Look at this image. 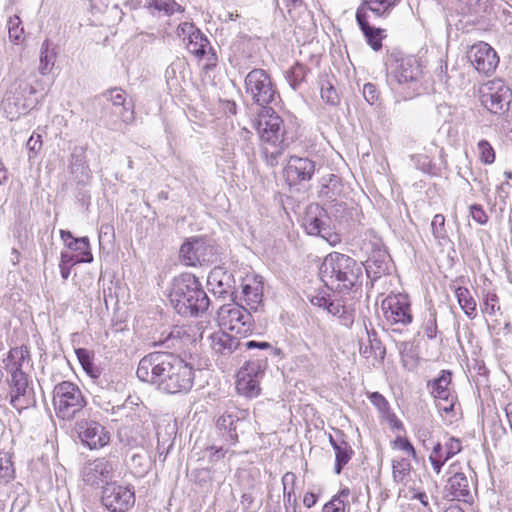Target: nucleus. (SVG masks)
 Returning a JSON list of instances; mask_svg holds the SVG:
<instances>
[{"label":"nucleus","mask_w":512,"mask_h":512,"mask_svg":"<svg viewBox=\"0 0 512 512\" xmlns=\"http://www.w3.org/2000/svg\"><path fill=\"white\" fill-rule=\"evenodd\" d=\"M136 375L142 382L167 394L188 392L194 383L193 367L170 352H152L138 364Z\"/></svg>","instance_id":"1"},{"label":"nucleus","mask_w":512,"mask_h":512,"mask_svg":"<svg viewBox=\"0 0 512 512\" xmlns=\"http://www.w3.org/2000/svg\"><path fill=\"white\" fill-rule=\"evenodd\" d=\"M319 275L326 287L345 293L361 285L363 264L348 255L333 252L324 258Z\"/></svg>","instance_id":"2"},{"label":"nucleus","mask_w":512,"mask_h":512,"mask_svg":"<svg viewBox=\"0 0 512 512\" xmlns=\"http://www.w3.org/2000/svg\"><path fill=\"white\" fill-rule=\"evenodd\" d=\"M169 298L176 312L185 317L204 313L210 304L200 281L190 273H183L173 280Z\"/></svg>","instance_id":"3"},{"label":"nucleus","mask_w":512,"mask_h":512,"mask_svg":"<svg viewBox=\"0 0 512 512\" xmlns=\"http://www.w3.org/2000/svg\"><path fill=\"white\" fill-rule=\"evenodd\" d=\"M255 128L263 144L266 158L274 165L289 145L282 118L276 114L273 107H266L258 113Z\"/></svg>","instance_id":"4"},{"label":"nucleus","mask_w":512,"mask_h":512,"mask_svg":"<svg viewBox=\"0 0 512 512\" xmlns=\"http://www.w3.org/2000/svg\"><path fill=\"white\" fill-rule=\"evenodd\" d=\"M388 83L391 88L404 99H410L417 94L421 76V65L414 56H392L387 64Z\"/></svg>","instance_id":"5"},{"label":"nucleus","mask_w":512,"mask_h":512,"mask_svg":"<svg viewBox=\"0 0 512 512\" xmlns=\"http://www.w3.org/2000/svg\"><path fill=\"white\" fill-rule=\"evenodd\" d=\"M52 403L58 419L72 421L84 411L87 400L77 384L62 381L53 388Z\"/></svg>","instance_id":"6"},{"label":"nucleus","mask_w":512,"mask_h":512,"mask_svg":"<svg viewBox=\"0 0 512 512\" xmlns=\"http://www.w3.org/2000/svg\"><path fill=\"white\" fill-rule=\"evenodd\" d=\"M245 92L261 109L274 107L280 102V95L270 75L261 68L251 70L245 77Z\"/></svg>","instance_id":"7"},{"label":"nucleus","mask_w":512,"mask_h":512,"mask_svg":"<svg viewBox=\"0 0 512 512\" xmlns=\"http://www.w3.org/2000/svg\"><path fill=\"white\" fill-rule=\"evenodd\" d=\"M217 320L221 329L246 337L253 331L254 319L251 313L237 303L222 305L217 312Z\"/></svg>","instance_id":"8"},{"label":"nucleus","mask_w":512,"mask_h":512,"mask_svg":"<svg viewBox=\"0 0 512 512\" xmlns=\"http://www.w3.org/2000/svg\"><path fill=\"white\" fill-rule=\"evenodd\" d=\"M326 210L318 204H310L302 220V226L309 235L320 236L331 246L341 242L340 235L334 232L330 225Z\"/></svg>","instance_id":"9"},{"label":"nucleus","mask_w":512,"mask_h":512,"mask_svg":"<svg viewBox=\"0 0 512 512\" xmlns=\"http://www.w3.org/2000/svg\"><path fill=\"white\" fill-rule=\"evenodd\" d=\"M180 259L186 266L213 263L217 260V252L213 245L201 237L187 239L180 248Z\"/></svg>","instance_id":"10"},{"label":"nucleus","mask_w":512,"mask_h":512,"mask_svg":"<svg viewBox=\"0 0 512 512\" xmlns=\"http://www.w3.org/2000/svg\"><path fill=\"white\" fill-rule=\"evenodd\" d=\"M34 92L32 86L15 79L2 100L3 111L10 121L16 120L20 115L27 112L29 105L27 104L26 95Z\"/></svg>","instance_id":"11"},{"label":"nucleus","mask_w":512,"mask_h":512,"mask_svg":"<svg viewBox=\"0 0 512 512\" xmlns=\"http://www.w3.org/2000/svg\"><path fill=\"white\" fill-rule=\"evenodd\" d=\"M384 318L390 325L406 326L413 320L411 305L407 295L391 294L381 303Z\"/></svg>","instance_id":"12"},{"label":"nucleus","mask_w":512,"mask_h":512,"mask_svg":"<svg viewBox=\"0 0 512 512\" xmlns=\"http://www.w3.org/2000/svg\"><path fill=\"white\" fill-rule=\"evenodd\" d=\"M512 101V91L502 80H493L485 85L482 91V104L494 114H502L508 110Z\"/></svg>","instance_id":"13"},{"label":"nucleus","mask_w":512,"mask_h":512,"mask_svg":"<svg viewBox=\"0 0 512 512\" xmlns=\"http://www.w3.org/2000/svg\"><path fill=\"white\" fill-rule=\"evenodd\" d=\"M101 503L110 512H126L135 503L134 491L116 483H107L102 490Z\"/></svg>","instance_id":"14"},{"label":"nucleus","mask_w":512,"mask_h":512,"mask_svg":"<svg viewBox=\"0 0 512 512\" xmlns=\"http://www.w3.org/2000/svg\"><path fill=\"white\" fill-rule=\"evenodd\" d=\"M10 403L18 411L34 406L36 403L34 389L27 372L10 374Z\"/></svg>","instance_id":"15"},{"label":"nucleus","mask_w":512,"mask_h":512,"mask_svg":"<svg viewBox=\"0 0 512 512\" xmlns=\"http://www.w3.org/2000/svg\"><path fill=\"white\" fill-rule=\"evenodd\" d=\"M247 416V410L239 409L235 405L227 406L226 410L218 418L216 423V426L226 443L234 445L238 442V430Z\"/></svg>","instance_id":"16"},{"label":"nucleus","mask_w":512,"mask_h":512,"mask_svg":"<svg viewBox=\"0 0 512 512\" xmlns=\"http://www.w3.org/2000/svg\"><path fill=\"white\" fill-rule=\"evenodd\" d=\"M447 473L449 477L443 489L444 497L450 500L470 502L473 496L466 474L459 470L457 464H451Z\"/></svg>","instance_id":"17"},{"label":"nucleus","mask_w":512,"mask_h":512,"mask_svg":"<svg viewBox=\"0 0 512 512\" xmlns=\"http://www.w3.org/2000/svg\"><path fill=\"white\" fill-rule=\"evenodd\" d=\"M467 58L474 68L484 75H491L499 64L496 51L486 42H478L471 46Z\"/></svg>","instance_id":"18"},{"label":"nucleus","mask_w":512,"mask_h":512,"mask_svg":"<svg viewBox=\"0 0 512 512\" xmlns=\"http://www.w3.org/2000/svg\"><path fill=\"white\" fill-rule=\"evenodd\" d=\"M75 429L82 443L90 449L102 448L110 441L109 432L94 420L82 419L76 423Z\"/></svg>","instance_id":"19"},{"label":"nucleus","mask_w":512,"mask_h":512,"mask_svg":"<svg viewBox=\"0 0 512 512\" xmlns=\"http://www.w3.org/2000/svg\"><path fill=\"white\" fill-rule=\"evenodd\" d=\"M68 171L71 179L78 185H87L92 178V171L88 165L86 150L82 146H75L68 159Z\"/></svg>","instance_id":"20"},{"label":"nucleus","mask_w":512,"mask_h":512,"mask_svg":"<svg viewBox=\"0 0 512 512\" xmlns=\"http://www.w3.org/2000/svg\"><path fill=\"white\" fill-rule=\"evenodd\" d=\"M209 289L214 295L225 298L235 297V279L231 272L224 270L221 267H215L211 270L207 278Z\"/></svg>","instance_id":"21"},{"label":"nucleus","mask_w":512,"mask_h":512,"mask_svg":"<svg viewBox=\"0 0 512 512\" xmlns=\"http://www.w3.org/2000/svg\"><path fill=\"white\" fill-rule=\"evenodd\" d=\"M315 171L313 160L298 156H291L285 169L287 178L295 184L311 180Z\"/></svg>","instance_id":"22"},{"label":"nucleus","mask_w":512,"mask_h":512,"mask_svg":"<svg viewBox=\"0 0 512 512\" xmlns=\"http://www.w3.org/2000/svg\"><path fill=\"white\" fill-rule=\"evenodd\" d=\"M112 471L113 466L110 461L105 458L95 459L84 466L83 481L90 486L99 485L111 478Z\"/></svg>","instance_id":"23"},{"label":"nucleus","mask_w":512,"mask_h":512,"mask_svg":"<svg viewBox=\"0 0 512 512\" xmlns=\"http://www.w3.org/2000/svg\"><path fill=\"white\" fill-rule=\"evenodd\" d=\"M106 125L114 131H121L135 121L134 104L110 107L104 115Z\"/></svg>","instance_id":"24"},{"label":"nucleus","mask_w":512,"mask_h":512,"mask_svg":"<svg viewBox=\"0 0 512 512\" xmlns=\"http://www.w3.org/2000/svg\"><path fill=\"white\" fill-rule=\"evenodd\" d=\"M390 257L388 252L381 247L373 249L365 264L367 276L372 280L380 278L389 272Z\"/></svg>","instance_id":"25"},{"label":"nucleus","mask_w":512,"mask_h":512,"mask_svg":"<svg viewBox=\"0 0 512 512\" xmlns=\"http://www.w3.org/2000/svg\"><path fill=\"white\" fill-rule=\"evenodd\" d=\"M209 340L212 350L223 356L231 355L242 346L237 336L231 335L223 329L211 334Z\"/></svg>","instance_id":"26"},{"label":"nucleus","mask_w":512,"mask_h":512,"mask_svg":"<svg viewBox=\"0 0 512 512\" xmlns=\"http://www.w3.org/2000/svg\"><path fill=\"white\" fill-rule=\"evenodd\" d=\"M60 236L67 248L79 253L75 256L76 262L91 263L93 261L88 237L75 238L70 231L66 230H60Z\"/></svg>","instance_id":"27"},{"label":"nucleus","mask_w":512,"mask_h":512,"mask_svg":"<svg viewBox=\"0 0 512 512\" xmlns=\"http://www.w3.org/2000/svg\"><path fill=\"white\" fill-rule=\"evenodd\" d=\"M5 362V368L9 374L25 373L31 367L29 351L27 347H14L10 349Z\"/></svg>","instance_id":"28"},{"label":"nucleus","mask_w":512,"mask_h":512,"mask_svg":"<svg viewBox=\"0 0 512 512\" xmlns=\"http://www.w3.org/2000/svg\"><path fill=\"white\" fill-rule=\"evenodd\" d=\"M356 21L359 25L361 31L363 32L368 44L375 51L379 50L382 47V38L381 32L382 30L379 28H374L369 25L366 15V10L364 7H358L356 11Z\"/></svg>","instance_id":"29"},{"label":"nucleus","mask_w":512,"mask_h":512,"mask_svg":"<svg viewBox=\"0 0 512 512\" xmlns=\"http://www.w3.org/2000/svg\"><path fill=\"white\" fill-rule=\"evenodd\" d=\"M452 373L449 370H442L440 375L428 381L427 387L435 399H446L448 396L455 395L451 389Z\"/></svg>","instance_id":"30"},{"label":"nucleus","mask_w":512,"mask_h":512,"mask_svg":"<svg viewBox=\"0 0 512 512\" xmlns=\"http://www.w3.org/2000/svg\"><path fill=\"white\" fill-rule=\"evenodd\" d=\"M367 342L363 339L359 341V352L365 358H370L371 356L383 357L385 354V348L383 347L381 341L377 338V333L374 330L369 331L365 328Z\"/></svg>","instance_id":"31"},{"label":"nucleus","mask_w":512,"mask_h":512,"mask_svg":"<svg viewBox=\"0 0 512 512\" xmlns=\"http://www.w3.org/2000/svg\"><path fill=\"white\" fill-rule=\"evenodd\" d=\"M326 310L331 315L338 317L343 326L350 327L354 322V309L346 305L342 299L330 298Z\"/></svg>","instance_id":"32"},{"label":"nucleus","mask_w":512,"mask_h":512,"mask_svg":"<svg viewBox=\"0 0 512 512\" xmlns=\"http://www.w3.org/2000/svg\"><path fill=\"white\" fill-rule=\"evenodd\" d=\"M185 45L187 50L199 59L212 51L208 38L199 29L188 37Z\"/></svg>","instance_id":"33"},{"label":"nucleus","mask_w":512,"mask_h":512,"mask_svg":"<svg viewBox=\"0 0 512 512\" xmlns=\"http://www.w3.org/2000/svg\"><path fill=\"white\" fill-rule=\"evenodd\" d=\"M242 294L246 304L251 310L257 311L258 306L262 303L263 286L261 283H247L242 286Z\"/></svg>","instance_id":"34"},{"label":"nucleus","mask_w":512,"mask_h":512,"mask_svg":"<svg viewBox=\"0 0 512 512\" xmlns=\"http://www.w3.org/2000/svg\"><path fill=\"white\" fill-rule=\"evenodd\" d=\"M57 53L53 44L46 39L41 46L40 50V64L39 73L46 75L54 66L56 61Z\"/></svg>","instance_id":"35"},{"label":"nucleus","mask_w":512,"mask_h":512,"mask_svg":"<svg viewBox=\"0 0 512 512\" xmlns=\"http://www.w3.org/2000/svg\"><path fill=\"white\" fill-rule=\"evenodd\" d=\"M335 451V466L334 471L337 475L341 473L343 468L349 463L354 451L351 445L348 443L347 438L340 442L336 447L333 448Z\"/></svg>","instance_id":"36"},{"label":"nucleus","mask_w":512,"mask_h":512,"mask_svg":"<svg viewBox=\"0 0 512 512\" xmlns=\"http://www.w3.org/2000/svg\"><path fill=\"white\" fill-rule=\"evenodd\" d=\"M398 0H362L359 7H364L367 11H371L378 17H384L390 14L396 6Z\"/></svg>","instance_id":"37"},{"label":"nucleus","mask_w":512,"mask_h":512,"mask_svg":"<svg viewBox=\"0 0 512 512\" xmlns=\"http://www.w3.org/2000/svg\"><path fill=\"white\" fill-rule=\"evenodd\" d=\"M455 296L458 304L464 313L470 318L474 319L476 313V301L473 299L470 291L466 287H458L455 289Z\"/></svg>","instance_id":"38"},{"label":"nucleus","mask_w":512,"mask_h":512,"mask_svg":"<svg viewBox=\"0 0 512 512\" xmlns=\"http://www.w3.org/2000/svg\"><path fill=\"white\" fill-rule=\"evenodd\" d=\"M267 368V358L249 360L238 373V376H247L255 379H262Z\"/></svg>","instance_id":"39"},{"label":"nucleus","mask_w":512,"mask_h":512,"mask_svg":"<svg viewBox=\"0 0 512 512\" xmlns=\"http://www.w3.org/2000/svg\"><path fill=\"white\" fill-rule=\"evenodd\" d=\"M393 479L397 483L407 485L411 480V464L408 459H394L392 462Z\"/></svg>","instance_id":"40"},{"label":"nucleus","mask_w":512,"mask_h":512,"mask_svg":"<svg viewBox=\"0 0 512 512\" xmlns=\"http://www.w3.org/2000/svg\"><path fill=\"white\" fill-rule=\"evenodd\" d=\"M145 8L164 12L165 15H172L175 12L183 13L184 8L174 0H145Z\"/></svg>","instance_id":"41"},{"label":"nucleus","mask_w":512,"mask_h":512,"mask_svg":"<svg viewBox=\"0 0 512 512\" xmlns=\"http://www.w3.org/2000/svg\"><path fill=\"white\" fill-rule=\"evenodd\" d=\"M260 380L247 376H238L237 391L249 398L257 397L260 393Z\"/></svg>","instance_id":"42"},{"label":"nucleus","mask_w":512,"mask_h":512,"mask_svg":"<svg viewBox=\"0 0 512 512\" xmlns=\"http://www.w3.org/2000/svg\"><path fill=\"white\" fill-rule=\"evenodd\" d=\"M350 490L343 488L338 494L334 495L332 499L323 507V512H345L349 508L348 497Z\"/></svg>","instance_id":"43"},{"label":"nucleus","mask_w":512,"mask_h":512,"mask_svg":"<svg viewBox=\"0 0 512 512\" xmlns=\"http://www.w3.org/2000/svg\"><path fill=\"white\" fill-rule=\"evenodd\" d=\"M307 71V68L303 64L296 63L286 72V80L293 90H296L304 81Z\"/></svg>","instance_id":"44"},{"label":"nucleus","mask_w":512,"mask_h":512,"mask_svg":"<svg viewBox=\"0 0 512 512\" xmlns=\"http://www.w3.org/2000/svg\"><path fill=\"white\" fill-rule=\"evenodd\" d=\"M15 470L9 453L0 452V481L8 483L14 478Z\"/></svg>","instance_id":"45"},{"label":"nucleus","mask_w":512,"mask_h":512,"mask_svg":"<svg viewBox=\"0 0 512 512\" xmlns=\"http://www.w3.org/2000/svg\"><path fill=\"white\" fill-rule=\"evenodd\" d=\"M337 183L338 178L334 174H329L327 177H323L319 196L326 200H334L336 195L334 188L337 186Z\"/></svg>","instance_id":"46"},{"label":"nucleus","mask_w":512,"mask_h":512,"mask_svg":"<svg viewBox=\"0 0 512 512\" xmlns=\"http://www.w3.org/2000/svg\"><path fill=\"white\" fill-rule=\"evenodd\" d=\"M77 358L82 365L83 369L93 378H97L99 376L98 369L94 366L90 353L87 349L79 348L76 351Z\"/></svg>","instance_id":"47"},{"label":"nucleus","mask_w":512,"mask_h":512,"mask_svg":"<svg viewBox=\"0 0 512 512\" xmlns=\"http://www.w3.org/2000/svg\"><path fill=\"white\" fill-rule=\"evenodd\" d=\"M294 363L298 368L310 372L319 364V359L314 353H305L296 356Z\"/></svg>","instance_id":"48"},{"label":"nucleus","mask_w":512,"mask_h":512,"mask_svg":"<svg viewBox=\"0 0 512 512\" xmlns=\"http://www.w3.org/2000/svg\"><path fill=\"white\" fill-rule=\"evenodd\" d=\"M7 25H8L9 39L12 42L18 44L24 34V29L21 26V20H20L19 16L14 15V16L9 17Z\"/></svg>","instance_id":"49"},{"label":"nucleus","mask_w":512,"mask_h":512,"mask_svg":"<svg viewBox=\"0 0 512 512\" xmlns=\"http://www.w3.org/2000/svg\"><path fill=\"white\" fill-rule=\"evenodd\" d=\"M500 309L499 298L493 291H487L483 296L482 312L494 315L497 310Z\"/></svg>","instance_id":"50"},{"label":"nucleus","mask_w":512,"mask_h":512,"mask_svg":"<svg viewBox=\"0 0 512 512\" xmlns=\"http://www.w3.org/2000/svg\"><path fill=\"white\" fill-rule=\"evenodd\" d=\"M479 158L484 164H492L495 161V151L486 140H480L477 144Z\"/></svg>","instance_id":"51"},{"label":"nucleus","mask_w":512,"mask_h":512,"mask_svg":"<svg viewBox=\"0 0 512 512\" xmlns=\"http://www.w3.org/2000/svg\"><path fill=\"white\" fill-rule=\"evenodd\" d=\"M431 230L434 238L439 242L446 239L445 217L442 214H436L431 222Z\"/></svg>","instance_id":"52"},{"label":"nucleus","mask_w":512,"mask_h":512,"mask_svg":"<svg viewBox=\"0 0 512 512\" xmlns=\"http://www.w3.org/2000/svg\"><path fill=\"white\" fill-rule=\"evenodd\" d=\"M77 263L78 262H76L75 256L73 254L68 252H61L59 268L60 274L64 280L68 279L71 267Z\"/></svg>","instance_id":"53"},{"label":"nucleus","mask_w":512,"mask_h":512,"mask_svg":"<svg viewBox=\"0 0 512 512\" xmlns=\"http://www.w3.org/2000/svg\"><path fill=\"white\" fill-rule=\"evenodd\" d=\"M105 97L111 102V107L124 106L131 104L127 102L125 92L119 88H113L105 93Z\"/></svg>","instance_id":"54"},{"label":"nucleus","mask_w":512,"mask_h":512,"mask_svg":"<svg viewBox=\"0 0 512 512\" xmlns=\"http://www.w3.org/2000/svg\"><path fill=\"white\" fill-rule=\"evenodd\" d=\"M443 448L445 449V457L449 460L462 450V443L458 438L449 437Z\"/></svg>","instance_id":"55"},{"label":"nucleus","mask_w":512,"mask_h":512,"mask_svg":"<svg viewBox=\"0 0 512 512\" xmlns=\"http://www.w3.org/2000/svg\"><path fill=\"white\" fill-rule=\"evenodd\" d=\"M439 449H440V442H437L434 445L431 454L429 455V461H430V463L432 465L433 470L437 474H439L441 472V469H442L443 465L448 461L447 457L439 458L437 456V453L439 452Z\"/></svg>","instance_id":"56"},{"label":"nucleus","mask_w":512,"mask_h":512,"mask_svg":"<svg viewBox=\"0 0 512 512\" xmlns=\"http://www.w3.org/2000/svg\"><path fill=\"white\" fill-rule=\"evenodd\" d=\"M131 465L137 468L136 473L143 475L150 467V461L145 455L134 454L131 457Z\"/></svg>","instance_id":"57"},{"label":"nucleus","mask_w":512,"mask_h":512,"mask_svg":"<svg viewBox=\"0 0 512 512\" xmlns=\"http://www.w3.org/2000/svg\"><path fill=\"white\" fill-rule=\"evenodd\" d=\"M321 98L328 104L335 105L339 101L338 94L334 87L327 83V86L322 85L321 87Z\"/></svg>","instance_id":"58"},{"label":"nucleus","mask_w":512,"mask_h":512,"mask_svg":"<svg viewBox=\"0 0 512 512\" xmlns=\"http://www.w3.org/2000/svg\"><path fill=\"white\" fill-rule=\"evenodd\" d=\"M198 30V28L190 22L180 23L176 29V34L178 37L182 38L185 43L190 35H193Z\"/></svg>","instance_id":"59"},{"label":"nucleus","mask_w":512,"mask_h":512,"mask_svg":"<svg viewBox=\"0 0 512 512\" xmlns=\"http://www.w3.org/2000/svg\"><path fill=\"white\" fill-rule=\"evenodd\" d=\"M29 151V159L34 158L42 147V140L39 134H32L26 143Z\"/></svg>","instance_id":"60"},{"label":"nucleus","mask_w":512,"mask_h":512,"mask_svg":"<svg viewBox=\"0 0 512 512\" xmlns=\"http://www.w3.org/2000/svg\"><path fill=\"white\" fill-rule=\"evenodd\" d=\"M182 69H184L183 60L177 59L173 61L165 71L167 82L177 79V73H181Z\"/></svg>","instance_id":"61"},{"label":"nucleus","mask_w":512,"mask_h":512,"mask_svg":"<svg viewBox=\"0 0 512 512\" xmlns=\"http://www.w3.org/2000/svg\"><path fill=\"white\" fill-rule=\"evenodd\" d=\"M437 408L440 412L450 414L454 411V407L457 401L456 395H451L446 399H436Z\"/></svg>","instance_id":"62"},{"label":"nucleus","mask_w":512,"mask_h":512,"mask_svg":"<svg viewBox=\"0 0 512 512\" xmlns=\"http://www.w3.org/2000/svg\"><path fill=\"white\" fill-rule=\"evenodd\" d=\"M363 96L365 100L373 105L378 102L379 100V91L377 90L376 86L372 83H366L363 86Z\"/></svg>","instance_id":"63"},{"label":"nucleus","mask_w":512,"mask_h":512,"mask_svg":"<svg viewBox=\"0 0 512 512\" xmlns=\"http://www.w3.org/2000/svg\"><path fill=\"white\" fill-rule=\"evenodd\" d=\"M470 215L473 220L480 225H485L488 221V216L485 210L479 204H473L470 206Z\"/></svg>","instance_id":"64"}]
</instances>
